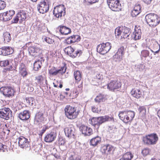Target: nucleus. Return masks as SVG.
<instances>
[{
	"label": "nucleus",
	"instance_id": "obj_1",
	"mask_svg": "<svg viewBox=\"0 0 160 160\" xmlns=\"http://www.w3.org/2000/svg\"><path fill=\"white\" fill-rule=\"evenodd\" d=\"M66 117L69 119L72 120L77 118L80 112L77 108L67 105L64 109Z\"/></svg>",
	"mask_w": 160,
	"mask_h": 160
},
{
	"label": "nucleus",
	"instance_id": "obj_2",
	"mask_svg": "<svg viewBox=\"0 0 160 160\" xmlns=\"http://www.w3.org/2000/svg\"><path fill=\"white\" fill-rule=\"evenodd\" d=\"M145 21L150 27H155L160 22V16L154 13L147 14L145 17Z\"/></svg>",
	"mask_w": 160,
	"mask_h": 160
},
{
	"label": "nucleus",
	"instance_id": "obj_3",
	"mask_svg": "<svg viewBox=\"0 0 160 160\" xmlns=\"http://www.w3.org/2000/svg\"><path fill=\"white\" fill-rule=\"evenodd\" d=\"M116 36H121L120 40L122 41H127L129 39L130 32L128 28L125 27H118L115 30Z\"/></svg>",
	"mask_w": 160,
	"mask_h": 160
},
{
	"label": "nucleus",
	"instance_id": "obj_4",
	"mask_svg": "<svg viewBox=\"0 0 160 160\" xmlns=\"http://www.w3.org/2000/svg\"><path fill=\"white\" fill-rule=\"evenodd\" d=\"M158 139L157 134L152 133L146 135L143 137L142 141L145 144L149 146L156 144Z\"/></svg>",
	"mask_w": 160,
	"mask_h": 160
},
{
	"label": "nucleus",
	"instance_id": "obj_5",
	"mask_svg": "<svg viewBox=\"0 0 160 160\" xmlns=\"http://www.w3.org/2000/svg\"><path fill=\"white\" fill-rule=\"evenodd\" d=\"M0 92L5 97H12L14 95L15 91L11 87L3 86L0 88Z\"/></svg>",
	"mask_w": 160,
	"mask_h": 160
},
{
	"label": "nucleus",
	"instance_id": "obj_6",
	"mask_svg": "<svg viewBox=\"0 0 160 160\" xmlns=\"http://www.w3.org/2000/svg\"><path fill=\"white\" fill-rule=\"evenodd\" d=\"M111 47V44L110 42L102 43L98 46L97 51L101 54H104L108 52Z\"/></svg>",
	"mask_w": 160,
	"mask_h": 160
},
{
	"label": "nucleus",
	"instance_id": "obj_7",
	"mask_svg": "<svg viewBox=\"0 0 160 160\" xmlns=\"http://www.w3.org/2000/svg\"><path fill=\"white\" fill-rule=\"evenodd\" d=\"M19 146L23 149H30V144L28 139L23 136H20L18 138Z\"/></svg>",
	"mask_w": 160,
	"mask_h": 160
},
{
	"label": "nucleus",
	"instance_id": "obj_8",
	"mask_svg": "<svg viewBox=\"0 0 160 160\" xmlns=\"http://www.w3.org/2000/svg\"><path fill=\"white\" fill-rule=\"evenodd\" d=\"M37 9L40 13L42 14L48 12L49 9L48 0H44L40 2L37 5Z\"/></svg>",
	"mask_w": 160,
	"mask_h": 160
},
{
	"label": "nucleus",
	"instance_id": "obj_9",
	"mask_svg": "<svg viewBox=\"0 0 160 160\" xmlns=\"http://www.w3.org/2000/svg\"><path fill=\"white\" fill-rule=\"evenodd\" d=\"M67 67L66 64L60 68L59 69H57L56 68L52 67L49 70V73L50 75L56 76L58 73L63 75L66 72Z\"/></svg>",
	"mask_w": 160,
	"mask_h": 160
},
{
	"label": "nucleus",
	"instance_id": "obj_10",
	"mask_svg": "<svg viewBox=\"0 0 160 160\" xmlns=\"http://www.w3.org/2000/svg\"><path fill=\"white\" fill-rule=\"evenodd\" d=\"M12 116V112L8 108L3 107L0 109V117L8 120Z\"/></svg>",
	"mask_w": 160,
	"mask_h": 160
},
{
	"label": "nucleus",
	"instance_id": "obj_11",
	"mask_svg": "<svg viewBox=\"0 0 160 160\" xmlns=\"http://www.w3.org/2000/svg\"><path fill=\"white\" fill-rule=\"evenodd\" d=\"M65 8L64 5H60L54 8L53 13L57 18L61 17L65 14Z\"/></svg>",
	"mask_w": 160,
	"mask_h": 160
},
{
	"label": "nucleus",
	"instance_id": "obj_12",
	"mask_svg": "<svg viewBox=\"0 0 160 160\" xmlns=\"http://www.w3.org/2000/svg\"><path fill=\"white\" fill-rule=\"evenodd\" d=\"M66 136L69 138H74L75 134V130L74 126L72 124L68 125L64 129Z\"/></svg>",
	"mask_w": 160,
	"mask_h": 160
},
{
	"label": "nucleus",
	"instance_id": "obj_13",
	"mask_svg": "<svg viewBox=\"0 0 160 160\" xmlns=\"http://www.w3.org/2000/svg\"><path fill=\"white\" fill-rule=\"evenodd\" d=\"M121 85V83L118 80H112L107 84V88L109 90L114 92L120 88Z\"/></svg>",
	"mask_w": 160,
	"mask_h": 160
},
{
	"label": "nucleus",
	"instance_id": "obj_14",
	"mask_svg": "<svg viewBox=\"0 0 160 160\" xmlns=\"http://www.w3.org/2000/svg\"><path fill=\"white\" fill-rule=\"evenodd\" d=\"M113 151L114 147L108 144L103 145L100 148L102 154L106 156L111 154Z\"/></svg>",
	"mask_w": 160,
	"mask_h": 160
},
{
	"label": "nucleus",
	"instance_id": "obj_15",
	"mask_svg": "<svg viewBox=\"0 0 160 160\" xmlns=\"http://www.w3.org/2000/svg\"><path fill=\"white\" fill-rule=\"evenodd\" d=\"M79 130L85 136H90L93 133L92 129L90 127L82 125L79 127Z\"/></svg>",
	"mask_w": 160,
	"mask_h": 160
},
{
	"label": "nucleus",
	"instance_id": "obj_16",
	"mask_svg": "<svg viewBox=\"0 0 160 160\" xmlns=\"http://www.w3.org/2000/svg\"><path fill=\"white\" fill-rule=\"evenodd\" d=\"M15 12L13 10H10L4 12L2 14V19L4 21H7L11 19L14 15Z\"/></svg>",
	"mask_w": 160,
	"mask_h": 160
},
{
	"label": "nucleus",
	"instance_id": "obj_17",
	"mask_svg": "<svg viewBox=\"0 0 160 160\" xmlns=\"http://www.w3.org/2000/svg\"><path fill=\"white\" fill-rule=\"evenodd\" d=\"M124 51L123 47H121L118 49L117 52L113 56V59L115 61H120L122 59L124 54Z\"/></svg>",
	"mask_w": 160,
	"mask_h": 160
},
{
	"label": "nucleus",
	"instance_id": "obj_18",
	"mask_svg": "<svg viewBox=\"0 0 160 160\" xmlns=\"http://www.w3.org/2000/svg\"><path fill=\"white\" fill-rule=\"evenodd\" d=\"M13 52V49L10 47H3L0 48V55L6 56L12 54Z\"/></svg>",
	"mask_w": 160,
	"mask_h": 160
},
{
	"label": "nucleus",
	"instance_id": "obj_19",
	"mask_svg": "<svg viewBox=\"0 0 160 160\" xmlns=\"http://www.w3.org/2000/svg\"><path fill=\"white\" fill-rule=\"evenodd\" d=\"M43 113L42 111H39L35 115L34 122L36 124H38L44 120Z\"/></svg>",
	"mask_w": 160,
	"mask_h": 160
},
{
	"label": "nucleus",
	"instance_id": "obj_20",
	"mask_svg": "<svg viewBox=\"0 0 160 160\" xmlns=\"http://www.w3.org/2000/svg\"><path fill=\"white\" fill-rule=\"evenodd\" d=\"M81 39L80 37L78 35H73L68 38H67L66 41L68 44H70L72 43L78 42Z\"/></svg>",
	"mask_w": 160,
	"mask_h": 160
},
{
	"label": "nucleus",
	"instance_id": "obj_21",
	"mask_svg": "<svg viewBox=\"0 0 160 160\" xmlns=\"http://www.w3.org/2000/svg\"><path fill=\"white\" fill-rule=\"evenodd\" d=\"M55 133L52 132L46 134L44 138V141L47 142H51L54 141L56 138Z\"/></svg>",
	"mask_w": 160,
	"mask_h": 160
},
{
	"label": "nucleus",
	"instance_id": "obj_22",
	"mask_svg": "<svg viewBox=\"0 0 160 160\" xmlns=\"http://www.w3.org/2000/svg\"><path fill=\"white\" fill-rule=\"evenodd\" d=\"M109 8L114 11H119L121 9V6L120 3V1L114 2L108 5Z\"/></svg>",
	"mask_w": 160,
	"mask_h": 160
},
{
	"label": "nucleus",
	"instance_id": "obj_23",
	"mask_svg": "<svg viewBox=\"0 0 160 160\" xmlns=\"http://www.w3.org/2000/svg\"><path fill=\"white\" fill-rule=\"evenodd\" d=\"M19 72L23 78L26 77L28 75V72L26 67L24 64L22 63L19 67Z\"/></svg>",
	"mask_w": 160,
	"mask_h": 160
},
{
	"label": "nucleus",
	"instance_id": "obj_24",
	"mask_svg": "<svg viewBox=\"0 0 160 160\" xmlns=\"http://www.w3.org/2000/svg\"><path fill=\"white\" fill-rule=\"evenodd\" d=\"M20 119L22 120H28L30 117L29 112L28 110H24L20 113L18 115Z\"/></svg>",
	"mask_w": 160,
	"mask_h": 160
},
{
	"label": "nucleus",
	"instance_id": "obj_25",
	"mask_svg": "<svg viewBox=\"0 0 160 160\" xmlns=\"http://www.w3.org/2000/svg\"><path fill=\"white\" fill-rule=\"evenodd\" d=\"M40 50L39 48L33 46L29 47L28 49L29 53L33 56H36L39 52Z\"/></svg>",
	"mask_w": 160,
	"mask_h": 160
},
{
	"label": "nucleus",
	"instance_id": "obj_26",
	"mask_svg": "<svg viewBox=\"0 0 160 160\" xmlns=\"http://www.w3.org/2000/svg\"><path fill=\"white\" fill-rule=\"evenodd\" d=\"M131 93L133 97L137 99L140 98L142 96V92L139 88L132 89L131 92Z\"/></svg>",
	"mask_w": 160,
	"mask_h": 160
},
{
	"label": "nucleus",
	"instance_id": "obj_27",
	"mask_svg": "<svg viewBox=\"0 0 160 160\" xmlns=\"http://www.w3.org/2000/svg\"><path fill=\"white\" fill-rule=\"evenodd\" d=\"M127 111H123L119 112L118 117L124 123H128V120L126 118L127 117Z\"/></svg>",
	"mask_w": 160,
	"mask_h": 160
},
{
	"label": "nucleus",
	"instance_id": "obj_28",
	"mask_svg": "<svg viewBox=\"0 0 160 160\" xmlns=\"http://www.w3.org/2000/svg\"><path fill=\"white\" fill-rule=\"evenodd\" d=\"M141 7L139 4L136 5L132 11L131 14L132 17H135L138 15L141 12Z\"/></svg>",
	"mask_w": 160,
	"mask_h": 160
},
{
	"label": "nucleus",
	"instance_id": "obj_29",
	"mask_svg": "<svg viewBox=\"0 0 160 160\" xmlns=\"http://www.w3.org/2000/svg\"><path fill=\"white\" fill-rule=\"evenodd\" d=\"M59 28L60 32L63 35H67L70 33L71 30L70 28L64 26L60 25L58 27Z\"/></svg>",
	"mask_w": 160,
	"mask_h": 160
},
{
	"label": "nucleus",
	"instance_id": "obj_30",
	"mask_svg": "<svg viewBox=\"0 0 160 160\" xmlns=\"http://www.w3.org/2000/svg\"><path fill=\"white\" fill-rule=\"evenodd\" d=\"M101 138L99 136H97L92 138L90 141V144L91 145L95 147L101 143Z\"/></svg>",
	"mask_w": 160,
	"mask_h": 160
},
{
	"label": "nucleus",
	"instance_id": "obj_31",
	"mask_svg": "<svg viewBox=\"0 0 160 160\" xmlns=\"http://www.w3.org/2000/svg\"><path fill=\"white\" fill-rule=\"evenodd\" d=\"M142 33L141 30L138 29H135L134 32H133L132 37L135 40H138L141 38Z\"/></svg>",
	"mask_w": 160,
	"mask_h": 160
},
{
	"label": "nucleus",
	"instance_id": "obj_32",
	"mask_svg": "<svg viewBox=\"0 0 160 160\" xmlns=\"http://www.w3.org/2000/svg\"><path fill=\"white\" fill-rule=\"evenodd\" d=\"M73 75L75 82L77 83L79 82L82 79V72L78 70L75 71L74 72Z\"/></svg>",
	"mask_w": 160,
	"mask_h": 160
},
{
	"label": "nucleus",
	"instance_id": "obj_33",
	"mask_svg": "<svg viewBox=\"0 0 160 160\" xmlns=\"http://www.w3.org/2000/svg\"><path fill=\"white\" fill-rule=\"evenodd\" d=\"M18 16L20 18V22H22L26 18L27 13L23 10H20L17 13Z\"/></svg>",
	"mask_w": 160,
	"mask_h": 160
},
{
	"label": "nucleus",
	"instance_id": "obj_34",
	"mask_svg": "<svg viewBox=\"0 0 160 160\" xmlns=\"http://www.w3.org/2000/svg\"><path fill=\"white\" fill-rule=\"evenodd\" d=\"M106 99L105 95L103 94L100 93L96 97L94 100L96 102L99 103L105 101Z\"/></svg>",
	"mask_w": 160,
	"mask_h": 160
},
{
	"label": "nucleus",
	"instance_id": "obj_35",
	"mask_svg": "<svg viewBox=\"0 0 160 160\" xmlns=\"http://www.w3.org/2000/svg\"><path fill=\"white\" fill-rule=\"evenodd\" d=\"M127 117L126 118L128 123L131 122L133 120L135 115V112L132 111H127Z\"/></svg>",
	"mask_w": 160,
	"mask_h": 160
},
{
	"label": "nucleus",
	"instance_id": "obj_36",
	"mask_svg": "<svg viewBox=\"0 0 160 160\" xmlns=\"http://www.w3.org/2000/svg\"><path fill=\"white\" fill-rule=\"evenodd\" d=\"M74 51L75 49L71 46H68L65 48L64 50L65 53L72 58Z\"/></svg>",
	"mask_w": 160,
	"mask_h": 160
},
{
	"label": "nucleus",
	"instance_id": "obj_37",
	"mask_svg": "<svg viewBox=\"0 0 160 160\" xmlns=\"http://www.w3.org/2000/svg\"><path fill=\"white\" fill-rule=\"evenodd\" d=\"M133 158V155L130 152L125 153L119 160H131Z\"/></svg>",
	"mask_w": 160,
	"mask_h": 160
},
{
	"label": "nucleus",
	"instance_id": "obj_38",
	"mask_svg": "<svg viewBox=\"0 0 160 160\" xmlns=\"http://www.w3.org/2000/svg\"><path fill=\"white\" fill-rule=\"evenodd\" d=\"M3 36L4 42L7 43L11 41V38L9 32H4Z\"/></svg>",
	"mask_w": 160,
	"mask_h": 160
},
{
	"label": "nucleus",
	"instance_id": "obj_39",
	"mask_svg": "<svg viewBox=\"0 0 160 160\" xmlns=\"http://www.w3.org/2000/svg\"><path fill=\"white\" fill-rule=\"evenodd\" d=\"M98 121V117H93L91 119H89V120L90 123L92 125L95 127V126L97 125L98 127H99L100 125L99 124Z\"/></svg>",
	"mask_w": 160,
	"mask_h": 160
},
{
	"label": "nucleus",
	"instance_id": "obj_40",
	"mask_svg": "<svg viewBox=\"0 0 160 160\" xmlns=\"http://www.w3.org/2000/svg\"><path fill=\"white\" fill-rule=\"evenodd\" d=\"M42 63L39 60L35 61L33 64V69L35 71H38L41 68Z\"/></svg>",
	"mask_w": 160,
	"mask_h": 160
},
{
	"label": "nucleus",
	"instance_id": "obj_41",
	"mask_svg": "<svg viewBox=\"0 0 160 160\" xmlns=\"http://www.w3.org/2000/svg\"><path fill=\"white\" fill-rule=\"evenodd\" d=\"M160 50V46L158 44H153L152 49H150L151 51L153 52L155 55L156 53H158L159 52Z\"/></svg>",
	"mask_w": 160,
	"mask_h": 160
},
{
	"label": "nucleus",
	"instance_id": "obj_42",
	"mask_svg": "<svg viewBox=\"0 0 160 160\" xmlns=\"http://www.w3.org/2000/svg\"><path fill=\"white\" fill-rule=\"evenodd\" d=\"M82 90V83L78 85L73 91V94L77 96L79 93H81Z\"/></svg>",
	"mask_w": 160,
	"mask_h": 160
},
{
	"label": "nucleus",
	"instance_id": "obj_43",
	"mask_svg": "<svg viewBox=\"0 0 160 160\" xmlns=\"http://www.w3.org/2000/svg\"><path fill=\"white\" fill-rule=\"evenodd\" d=\"M42 146V144L41 142H37L36 144L34 145L33 147L34 148V150H36V151L39 152L41 150Z\"/></svg>",
	"mask_w": 160,
	"mask_h": 160
},
{
	"label": "nucleus",
	"instance_id": "obj_44",
	"mask_svg": "<svg viewBox=\"0 0 160 160\" xmlns=\"http://www.w3.org/2000/svg\"><path fill=\"white\" fill-rule=\"evenodd\" d=\"M82 51L81 49H78L76 50H75L73 55L72 56V58H75L77 57H79L82 55Z\"/></svg>",
	"mask_w": 160,
	"mask_h": 160
},
{
	"label": "nucleus",
	"instance_id": "obj_45",
	"mask_svg": "<svg viewBox=\"0 0 160 160\" xmlns=\"http://www.w3.org/2000/svg\"><path fill=\"white\" fill-rule=\"evenodd\" d=\"M95 81L98 83H102L103 79V75L100 73H97L96 76Z\"/></svg>",
	"mask_w": 160,
	"mask_h": 160
},
{
	"label": "nucleus",
	"instance_id": "obj_46",
	"mask_svg": "<svg viewBox=\"0 0 160 160\" xmlns=\"http://www.w3.org/2000/svg\"><path fill=\"white\" fill-rule=\"evenodd\" d=\"M44 79L43 77L41 75L36 77L35 78V80L37 81V83L40 85Z\"/></svg>",
	"mask_w": 160,
	"mask_h": 160
},
{
	"label": "nucleus",
	"instance_id": "obj_47",
	"mask_svg": "<svg viewBox=\"0 0 160 160\" xmlns=\"http://www.w3.org/2000/svg\"><path fill=\"white\" fill-rule=\"evenodd\" d=\"M54 86L56 88H62V83L61 82H59L58 80H56L55 79L54 80V82H53Z\"/></svg>",
	"mask_w": 160,
	"mask_h": 160
},
{
	"label": "nucleus",
	"instance_id": "obj_48",
	"mask_svg": "<svg viewBox=\"0 0 160 160\" xmlns=\"http://www.w3.org/2000/svg\"><path fill=\"white\" fill-rule=\"evenodd\" d=\"M150 149L148 148H144L142 151V153L144 156H146L150 154Z\"/></svg>",
	"mask_w": 160,
	"mask_h": 160
},
{
	"label": "nucleus",
	"instance_id": "obj_49",
	"mask_svg": "<svg viewBox=\"0 0 160 160\" xmlns=\"http://www.w3.org/2000/svg\"><path fill=\"white\" fill-rule=\"evenodd\" d=\"M8 151L7 146L0 142V152H8Z\"/></svg>",
	"mask_w": 160,
	"mask_h": 160
},
{
	"label": "nucleus",
	"instance_id": "obj_50",
	"mask_svg": "<svg viewBox=\"0 0 160 160\" xmlns=\"http://www.w3.org/2000/svg\"><path fill=\"white\" fill-rule=\"evenodd\" d=\"M91 110L94 113H99L101 112V109H98L96 105H94L92 107Z\"/></svg>",
	"mask_w": 160,
	"mask_h": 160
},
{
	"label": "nucleus",
	"instance_id": "obj_51",
	"mask_svg": "<svg viewBox=\"0 0 160 160\" xmlns=\"http://www.w3.org/2000/svg\"><path fill=\"white\" fill-rule=\"evenodd\" d=\"M139 114L142 116H144L145 115L146 112V108L143 107H140L138 109Z\"/></svg>",
	"mask_w": 160,
	"mask_h": 160
},
{
	"label": "nucleus",
	"instance_id": "obj_52",
	"mask_svg": "<svg viewBox=\"0 0 160 160\" xmlns=\"http://www.w3.org/2000/svg\"><path fill=\"white\" fill-rule=\"evenodd\" d=\"M43 40L49 44H52L54 42L53 40L48 37H43Z\"/></svg>",
	"mask_w": 160,
	"mask_h": 160
},
{
	"label": "nucleus",
	"instance_id": "obj_53",
	"mask_svg": "<svg viewBox=\"0 0 160 160\" xmlns=\"http://www.w3.org/2000/svg\"><path fill=\"white\" fill-rule=\"evenodd\" d=\"M9 64V61L8 60L0 61V66L6 67Z\"/></svg>",
	"mask_w": 160,
	"mask_h": 160
},
{
	"label": "nucleus",
	"instance_id": "obj_54",
	"mask_svg": "<svg viewBox=\"0 0 160 160\" xmlns=\"http://www.w3.org/2000/svg\"><path fill=\"white\" fill-rule=\"evenodd\" d=\"M99 0H84V2L88 4L91 5L98 2Z\"/></svg>",
	"mask_w": 160,
	"mask_h": 160
},
{
	"label": "nucleus",
	"instance_id": "obj_55",
	"mask_svg": "<svg viewBox=\"0 0 160 160\" xmlns=\"http://www.w3.org/2000/svg\"><path fill=\"white\" fill-rule=\"evenodd\" d=\"M102 117H103V121L104 122L111 121L113 119V117H110L108 115H105L104 116H102Z\"/></svg>",
	"mask_w": 160,
	"mask_h": 160
},
{
	"label": "nucleus",
	"instance_id": "obj_56",
	"mask_svg": "<svg viewBox=\"0 0 160 160\" xmlns=\"http://www.w3.org/2000/svg\"><path fill=\"white\" fill-rule=\"evenodd\" d=\"M142 55L144 57H147L149 56V52L147 50H143L141 52Z\"/></svg>",
	"mask_w": 160,
	"mask_h": 160
},
{
	"label": "nucleus",
	"instance_id": "obj_57",
	"mask_svg": "<svg viewBox=\"0 0 160 160\" xmlns=\"http://www.w3.org/2000/svg\"><path fill=\"white\" fill-rule=\"evenodd\" d=\"M19 20H20V18L17 14L16 16L13 18V19L12 20V23H17Z\"/></svg>",
	"mask_w": 160,
	"mask_h": 160
},
{
	"label": "nucleus",
	"instance_id": "obj_58",
	"mask_svg": "<svg viewBox=\"0 0 160 160\" xmlns=\"http://www.w3.org/2000/svg\"><path fill=\"white\" fill-rule=\"evenodd\" d=\"M5 7V2L2 0H0V10L3 9Z\"/></svg>",
	"mask_w": 160,
	"mask_h": 160
},
{
	"label": "nucleus",
	"instance_id": "obj_59",
	"mask_svg": "<svg viewBox=\"0 0 160 160\" xmlns=\"http://www.w3.org/2000/svg\"><path fill=\"white\" fill-rule=\"evenodd\" d=\"M65 142L64 140L62 138H59L58 141V143L60 145H63L65 144Z\"/></svg>",
	"mask_w": 160,
	"mask_h": 160
},
{
	"label": "nucleus",
	"instance_id": "obj_60",
	"mask_svg": "<svg viewBox=\"0 0 160 160\" xmlns=\"http://www.w3.org/2000/svg\"><path fill=\"white\" fill-rule=\"evenodd\" d=\"M98 117V120H99V124L100 125H101V124H102V123H104V121H103V117H102V116H101V117Z\"/></svg>",
	"mask_w": 160,
	"mask_h": 160
},
{
	"label": "nucleus",
	"instance_id": "obj_61",
	"mask_svg": "<svg viewBox=\"0 0 160 160\" xmlns=\"http://www.w3.org/2000/svg\"><path fill=\"white\" fill-rule=\"evenodd\" d=\"M47 160H54V157L53 155L51 154L47 156L46 157Z\"/></svg>",
	"mask_w": 160,
	"mask_h": 160
},
{
	"label": "nucleus",
	"instance_id": "obj_62",
	"mask_svg": "<svg viewBox=\"0 0 160 160\" xmlns=\"http://www.w3.org/2000/svg\"><path fill=\"white\" fill-rule=\"evenodd\" d=\"M119 1H120V0H107L108 5H110L112 3L114 2H115Z\"/></svg>",
	"mask_w": 160,
	"mask_h": 160
},
{
	"label": "nucleus",
	"instance_id": "obj_63",
	"mask_svg": "<svg viewBox=\"0 0 160 160\" xmlns=\"http://www.w3.org/2000/svg\"><path fill=\"white\" fill-rule=\"evenodd\" d=\"M27 102L29 104H30L31 101H32L33 98L31 97H28L26 98L25 99Z\"/></svg>",
	"mask_w": 160,
	"mask_h": 160
},
{
	"label": "nucleus",
	"instance_id": "obj_64",
	"mask_svg": "<svg viewBox=\"0 0 160 160\" xmlns=\"http://www.w3.org/2000/svg\"><path fill=\"white\" fill-rule=\"evenodd\" d=\"M48 128V127H46L45 128H43L41 130V132H40V134H39L41 136H42V134L44 133V132L46 131V129Z\"/></svg>",
	"mask_w": 160,
	"mask_h": 160
}]
</instances>
